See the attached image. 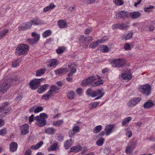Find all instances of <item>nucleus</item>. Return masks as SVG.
Listing matches in <instances>:
<instances>
[{
  "mask_svg": "<svg viewBox=\"0 0 155 155\" xmlns=\"http://www.w3.org/2000/svg\"><path fill=\"white\" fill-rule=\"evenodd\" d=\"M57 60L56 59H51L49 62L50 66H53L57 64Z\"/></svg>",
  "mask_w": 155,
  "mask_h": 155,
  "instance_id": "79ce46f5",
  "label": "nucleus"
},
{
  "mask_svg": "<svg viewBox=\"0 0 155 155\" xmlns=\"http://www.w3.org/2000/svg\"><path fill=\"white\" fill-rule=\"evenodd\" d=\"M32 35L33 37H34V39L37 42L39 39L40 35H39L36 34L35 32H32Z\"/></svg>",
  "mask_w": 155,
  "mask_h": 155,
  "instance_id": "37998d69",
  "label": "nucleus"
},
{
  "mask_svg": "<svg viewBox=\"0 0 155 155\" xmlns=\"http://www.w3.org/2000/svg\"><path fill=\"white\" fill-rule=\"evenodd\" d=\"M8 29H6L3 30V31L0 32V38H2L8 32Z\"/></svg>",
  "mask_w": 155,
  "mask_h": 155,
  "instance_id": "a19ab883",
  "label": "nucleus"
},
{
  "mask_svg": "<svg viewBox=\"0 0 155 155\" xmlns=\"http://www.w3.org/2000/svg\"><path fill=\"white\" fill-rule=\"evenodd\" d=\"M73 143L72 140H68L66 141L64 144V147L66 149H68L72 145Z\"/></svg>",
  "mask_w": 155,
  "mask_h": 155,
  "instance_id": "b1692460",
  "label": "nucleus"
},
{
  "mask_svg": "<svg viewBox=\"0 0 155 155\" xmlns=\"http://www.w3.org/2000/svg\"><path fill=\"white\" fill-rule=\"evenodd\" d=\"M58 24L60 28H66L67 25L66 22L63 20H60L58 21Z\"/></svg>",
  "mask_w": 155,
  "mask_h": 155,
  "instance_id": "412c9836",
  "label": "nucleus"
},
{
  "mask_svg": "<svg viewBox=\"0 0 155 155\" xmlns=\"http://www.w3.org/2000/svg\"><path fill=\"white\" fill-rule=\"evenodd\" d=\"M76 134L74 131L72 130H70L69 132V135L70 137H72L74 134Z\"/></svg>",
  "mask_w": 155,
  "mask_h": 155,
  "instance_id": "0e129e2a",
  "label": "nucleus"
},
{
  "mask_svg": "<svg viewBox=\"0 0 155 155\" xmlns=\"http://www.w3.org/2000/svg\"><path fill=\"white\" fill-rule=\"evenodd\" d=\"M32 24L30 21L24 22L20 25L18 28L19 31H25L30 29L32 27Z\"/></svg>",
  "mask_w": 155,
  "mask_h": 155,
  "instance_id": "6e6552de",
  "label": "nucleus"
},
{
  "mask_svg": "<svg viewBox=\"0 0 155 155\" xmlns=\"http://www.w3.org/2000/svg\"><path fill=\"white\" fill-rule=\"evenodd\" d=\"M141 15V14L138 12H130L129 14L130 18L133 19H137L140 17Z\"/></svg>",
  "mask_w": 155,
  "mask_h": 155,
  "instance_id": "4468645a",
  "label": "nucleus"
},
{
  "mask_svg": "<svg viewBox=\"0 0 155 155\" xmlns=\"http://www.w3.org/2000/svg\"><path fill=\"white\" fill-rule=\"evenodd\" d=\"M121 77L123 78V80L127 81L130 80L132 78L131 74L128 73L122 74Z\"/></svg>",
  "mask_w": 155,
  "mask_h": 155,
  "instance_id": "aec40b11",
  "label": "nucleus"
},
{
  "mask_svg": "<svg viewBox=\"0 0 155 155\" xmlns=\"http://www.w3.org/2000/svg\"><path fill=\"white\" fill-rule=\"evenodd\" d=\"M48 117V115L44 113L40 114L39 116H37L35 117V120H37L36 124L40 127L44 126L46 124V121L45 118Z\"/></svg>",
  "mask_w": 155,
  "mask_h": 155,
  "instance_id": "f03ea898",
  "label": "nucleus"
},
{
  "mask_svg": "<svg viewBox=\"0 0 155 155\" xmlns=\"http://www.w3.org/2000/svg\"><path fill=\"white\" fill-rule=\"evenodd\" d=\"M99 102H94L90 104V107L92 109L96 107L99 104Z\"/></svg>",
  "mask_w": 155,
  "mask_h": 155,
  "instance_id": "de8ad7c7",
  "label": "nucleus"
},
{
  "mask_svg": "<svg viewBox=\"0 0 155 155\" xmlns=\"http://www.w3.org/2000/svg\"><path fill=\"white\" fill-rule=\"evenodd\" d=\"M82 149V147L81 146L77 145L76 146L72 147L70 149V152H78L79 151L81 150Z\"/></svg>",
  "mask_w": 155,
  "mask_h": 155,
  "instance_id": "6ab92c4d",
  "label": "nucleus"
},
{
  "mask_svg": "<svg viewBox=\"0 0 155 155\" xmlns=\"http://www.w3.org/2000/svg\"><path fill=\"white\" fill-rule=\"evenodd\" d=\"M101 50L103 52H106L108 51L109 49L108 48L107 46L103 45Z\"/></svg>",
  "mask_w": 155,
  "mask_h": 155,
  "instance_id": "3c124183",
  "label": "nucleus"
},
{
  "mask_svg": "<svg viewBox=\"0 0 155 155\" xmlns=\"http://www.w3.org/2000/svg\"><path fill=\"white\" fill-rule=\"evenodd\" d=\"M59 89L58 87L54 85L50 87V90L48 91V93H50L52 96L53 93L58 90Z\"/></svg>",
  "mask_w": 155,
  "mask_h": 155,
  "instance_id": "a878e982",
  "label": "nucleus"
},
{
  "mask_svg": "<svg viewBox=\"0 0 155 155\" xmlns=\"http://www.w3.org/2000/svg\"><path fill=\"white\" fill-rule=\"evenodd\" d=\"M51 145L48 149V151L55 150L58 148L57 142L55 140H52L50 142Z\"/></svg>",
  "mask_w": 155,
  "mask_h": 155,
  "instance_id": "f8f14e48",
  "label": "nucleus"
},
{
  "mask_svg": "<svg viewBox=\"0 0 155 155\" xmlns=\"http://www.w3.org/2000/svg\"><path fill=\"white\" fill-rule=\"evenodd\" d=\"M154 7L153 6H150L149 7H145L144 8V11L145 12H148V10L151 8H153Z\"/></svg>",
  "mask_w": 155,
  "mask_h": 155,
  "instance_id": "338daca9",
  "label": "nucleus"
},
{
  "mask_svg": "<svg viewBox=\"0 0 155 155\" xmlns=\"http://www.w3.org/2000/svg\"><path fill=\"white\" fill-rule=\"evenodd\" d=\"M83 90L81 88H78L76 90V92L78 94L81 95L82 93Z\"/></svg>",
  "mask_w": 155,
  "mask_h": 155,
  "instance_id": "e2e57ef3",
  "label": "nucleus"
},
{
  "mask_svg": "<svg viewBox=\"0 0 155 155\" xmlns=\"http://www.w3.org/2000/svg\"><path fill=\"white\" fill-rule=\"evenodd\" d=\"M93 91H92L91 89H88L86 91V94L89 96L92 97Z\"/></svg>",
  "mask_w": 155,
  "mask_h": 155,
  "instance_id": "5fc2aeb1",
  "label": "nucleus"
},
{
  "mask_svg": "<svg viewBox=\"0 0 155 155\" xmlns=\"http://www.w3.org/2000/svg\"><path fill=\"white\" fill-rule=\"evenodd\" d=\"M19 62L18 60H15L12 62V66L14 68L16 67L18 65Z\"/></svg>",
  "mask_w": 155,
  "mask_h": 155,
  "instance_id": "864d4df0",
  "label": "nucleus"
},
{
  "mask_svg": "<svg viewBox=\"0 0 155 155\" xmlns=\"http://www.w3.org/2000/svg\"><path fill=\"white\" fill-rule=\"evenodd\" d=\"M127 12L125 11H121L119 12V16L122 18H125L127 17Z\"/></svg>",
  "mask_w": 155,
  "mask_h": 155,
  "instance_id": "c756f323",
  "label": "nucleus"
},
{
  "mask_svg": "<svg viewBox=\"0 0 155 155\" xmlns=\"http://www.w3.org/2000/svg\"><path fill=\"white\" fill-rule=\"evenodd\" d=\"M44 80V78L35 79L31 81L29 84L31 89L35 90L38 88L41 82Z\"/></svg>",
  "mask_w": 155,
  "mask_h": 155,
  "instance_id": "423d86ee",
  "label": "nucleus"
},
{
  "mask_svg": "<svg viewBox=\"0 0 155 155\" xmlns=\"http://www.w3.org/2000/svg\"><path fill=\"white\" fill-rule=\"evenodd\" d=\"M32 24L35 25H41L43 23L42 21L37 18H35L31 21Z\"/></svg>",
  "mask_w": 155,
  "mask_h": 155,
  "instance_id": "4be33fe9",
  "label": "nucleus"
},
{
  "mask_svg": "<svg viewBox=\"0 0 155 155\" xmlns=\"http://www.w3.org/2000/svg\"><path fill=\"white\" fill-rule=\"evenodd\" d=\"M6 129L5 128H4L0 130V135H3L4 134H6Z\"/></svg>",
  "mask_w": 155,
  "mask_h": 155,
  "instance_id": "13d9d810",
  "label": "nucleus"
},
{
  "mask_svg": "<svg viewBox=\"0 0 155 155\" xmlns=\"http://www.w3.org/2000/svg\"><path fill=\"white\" fill-rule=\"evenodd\" d=\"M75 66V64H71L70 65H68V66H69V68L71 69V71L73 72V73H75L76 71V69L74 68Z\"/></svg>",
  "mask_w": 155,
  "mask_h": 155,
  "instance_id": "c03bdc74",
  "label": "nucleus"
},
{
  "mask_svg": "<svg viewBox=\"0 0 155 155\" xmlns=\"http://www.w3.org/2000/svg\"><path fill=\"white\" fill-rule=\"evenodd\" d=\"M139 90L143 94L148 96L151 93V86L148 84L141 85L139 87Z\"/></svg>",
  "mask_w": 155,
  "mask_h": 155,
  "instance_id": "39448f33",
  "label": "nucleus"
},
{
  "mask_svg": "<svg viewBox=\"0 0 155 155\" xmlns=\"http://www.w3.org/2000/svg\"><path fill=\"white\" fill-rule=\"evenodd\" d=\"M101 89H99L96 91H94L93 92L92 97H94L101 94Z\"/></svg>",
  "mask_w": 155,
  "mask_h": 155,
  "instance_id": "4c0bfd02",
  "label": "nucleus"
},
{
  "mask_svg": "<svg viewBox=\"0 0 155 155\" xmlns=\"http://www.w3.org/2000/svg\"><path fill=\"white\" fill-rule=\"evenodd\" d=\"M49 85L48 84H45L41 86L37 90L38 92L41 94L45 91L49 87Z\"/></svg>",
  "mask_w": 155,
  "mask_h": 155,
  "instance_id": "dca6fc26",
  "label": "nucleus"
},
{
  "mask_svg": "<svg viewBox=\"0 0 155 155\" xmlns=\"http://www.w3.org/2000/svg\"><path fill=\"white\" fill-rule=\"evenodd\" d=\"M65 50V48L61 47L59 48L57 50L56 52L58 54H61Z\"/></svg>",
  "mask_w": 155,
  "mask_h": 155,
  "instance_id": "49530a36",
  "label": "nucleus"
},
{
  "mask_svg": "<svg viewBox=\"0 0 155 155\" xmlns=\"http://www.w3.org/2000/svg\"><path fill=\"white\" fill-rule=\"evenodd\" d=\"M128 25L126 23H117L112 25V28L114 30L119 29L120 30H126L128 27Z\"/></svg>",
  "mask_w": 155,
  "mask_h": 155,
  "instance_id": "9d476101",
  "label": "nucleus"
},
{
  "mask_svg": "<svg viewBox=\"0 0 155 155\" xmlns=\"http://www.w3.org/2000/svg\"><path fill=\"white\" fill-rule=\"evenodd\" d=\"M45 69H41L37 70L36 71V76H38L43 74L45 73Z\"/></svg>",
  "mask_w": 155,
  "mask_h": 155,
  "instance_id": "2f4dec72",
  "label": "nucleus"
},
{
  "mask_svg": "<svg viewBox=\"0 0 155 155\" xmlns=\"http://www.w3.org/2000/svg\"><path fill=\"white\" fill-rule=\"evenodd\" d=\"M43 144L42 141H40L35 145L32 146L31 148L32 149L36 150L40 148Z\"/></svg>",
  "mask_w": 155,
  "mask_h": 155,
  "instance_id": "393cba45",
  "label": "nucleus"
},
{
  "mask_svg": "<svg viewBox=\"0 0 155 155\" xmlns=\"http://www.w3.org/2000/svg\"><path fill=\"white\" fill-rule=\"evenodd\" d=\"M114 124H108L106 126L105 128V132L107 135H109L112 132V129L114 127Z\"/></svg>",
  "mask_w": 155,
  "mask_h": 155,
  "instance_id": "2eb2a0df",
  "label": "nucleus"
},
{
  "mask_svg": "<svg viewBox=\"0 0 155 155\" xmlns=\"http://www.w3.org/2000/svg\"><path fill=\"white\" fill-rule=\"evenodd\" d=\"M29 125L28 124H25L20 126V130L21 131V133L22 135H26L27 134L29 131L28 129L29 128Z\"/></svg>",
  "mask_w": 155,
  "mask_h": 155,
  "instance_id": "9b49d317",
  "label": "nucleus"
},
{
  "mask_svg": "<svg viewBox=\"0 0 155 155\" xmlns=\"http://www.w3.org/2000/svg\"><path fill=\"white\" fill-rule=\"evenodd\" d=\"M52 96V95H51L50 93H48V92L47 94H44L42 96V98L43 99H45L46 100H48Z\"/></svg>",
  "mask_w": 155,
  "mask_h": 155,
  "instance_id": "ea45409f",
  "label": "nucleus"
},
{
  "mask_svg": "<svg viewBox=\"0 0 155 155\" xmlns=\"http://www.w3.org/2000/svg\"><path fill=\"white\" fill-rule=\"evenodd\" d=\"M124 48L125 50H130V45L127 43L124 45Z\"/></svg>",
  "mask_w": 155,
  "mask_h": 155,
  "instance_id": "680f3d73",
  "label": "nucleus"
},
{
  "mask_svg": "<svg viewBox=\"0 0 155 155\" xmlns=\"http://www.w3.org/2000/svg\"><path fill=\"white\" fill-rule=\"evenodd\" d=\"M79 41L81 43L83 44L84 45V44L86 42V38L84 35H81L80 36L79 39Z\"/></svg>",
  "mask_w": 155,
  "mask_h": 155,
  "instance_id": "58836bf2",
  "label": "nucleus"
},
{
  "mask_svg": "<svg viewBox=\"0 0 155 155\" xmlns=\"http://www.w3.org/2000/svg\"><path fill=\"white\" fill-rule=\"evenodd\" d=\"M125 64V61L122 59H117L111 62L112 66L115 67L120 68L124 66Z\"/></svg>",
  "mask_w": 155,
  "mask_h": 155,
  "instance_id": "0eeeda50",
  "label": "nucleus"
},
{
  "mask_svg": "<svg viewBox=\"0 0 155 155\" xmlns=\"http://www.w3.org/2000/svg\"><path fill=\"white\" fill-rule=\"evenodd\" d=\"M43 110V108L41 107H36L34 111L35 113H38L40 111H42Z\"/></svg>",
  "mask_w": 155,
  "mask_h": 155,
  "instance_id": "09e8293b",
  "label": "nucleus"
},
{
  "mask_svg": "<svg viewBox=\"0 0 155 155\" xmlns=\"http://www.w3.org/2000/svg\"><path fill=\"white\" fill-rule=\"evenodd\" d=\"M24 155H31V151L29 149L25 151Z\"/></svg>",
  "mask_w": 155,
  "mask_h": 155,
  "instance_id": "774afa93",
  "label": "nucleus"
},
{
  "mask_svg": "<svg viewBox=\"0 0 155 155\" xmlns=\"http://www.w3.org/2000/svg\"><path fill=\"white\" fill-rule=\"evenodd\" d=\"M102 129V126L101 125H98L94 128L93 132L94 133H97L99 132Z\"/></svg>",
  "mask_w": 155,
  "mask_h": 155,
  "instance_id": "7c9ffc66",
  "label": "nucleus"
},
{
  "mask_svg": "<svg viewBox=\"0 0 155 155\" xmlns=\"http://www.w3.org/2000/svg\"><path fill=\"white\" fill-rule=\"evenodd\" d=\"M11 108L10 107H6L5 106L3 105L1 108H0V112L4 114H5L3 116V117L5 116L8 112H9Z\"/></svg>",
  "mask_w": 155,
  "mask_h": 155,
  "instance_id": "ddd939ff",
  "label": "nucleus"
},
{
  "mask_svg": "<svg viewBox=\"0 0 155 155\" xmlns=\"http://www.w3.org/2000/svg\"><path fill=\"white\" fill-rule=\"evenodd\" d=\"M114 2L117 5H121L123 4L124 2L122 0H115Z\"/></svg>",
  "mask_w": 155,
  "mask_h": 155,
  "instance_id": "a18cd8bd",
  "label": "nucleus"
},
{
  "mask_svg": "<svg viewBox=\"0 0 155 155\" xmlns=\"http://www.w3.org/2000/svg\"><path fill=\"white\" fill-rule=\"evenodd\" d=\"M51 34V31L50 30L46 31L43 34V36L44 38L49 36Z\"/></svg>",
  "mask_w": 155,
  "mask_h": 155,
  "instance_id": "c9c22d12",
  "label": "nucleus"
},
{
  "mask_svg": "<svg viewBox=\"0 0 155 155\" xmlns=\"http://www.w3.org/2000/svg\"><path fill=\"white\" fill-rule=\"evenodd\" d=\"M107 40H108V38L106 36H104L103 37V38L101 39L98 40L100 41H99L100 43H102Z\"/></svg>",
  "mask_w": 155,
  "mask_h": 155,
  "instance_id": "bf43d9fd",
  "label": "nucleus"
},
{
  "mask_svg": "<svg viewBox=\"0 0 155 155\" xmlns=\"http://www.w3.org/2000/svg\"><path fill=\"white\" fill-rule=\"evenodd\" d=\"M86 42L84 44L85 46H87L88 45L89 42L93 40V38L91 36H88L86 38Z\"/></svg>",
  "mask_w": 155,
  "mask_h": 155,
  "instance_id": "72a5a7b5",
  "label": "nucleus"
},
{
  "mask_svg": "<svg viewBox=\"0 0 155 155\" xmlns=\"http://www.w3.org/2000/svg\"><path fill=\"white\" fill-rule=\"evenodd\" d=\"M68 72L67 68H59L55 71L54 72L56 75L61 74L64 73H66Z\"/></svg>",
  "mask_w": 155,
  "mask_h": 155,
  "instance_id": "5701e85b",
  "label": "nucleus"
},
{
  "mask_svg": "<svg viewBox=\"0 0 155 155\" xmlns=\"http://www.w3.org/2000/svg\"><path fill=\"white\" fill-rule=\"evenodd\" d=\"M154 105V103L151 100L147 101L143 104V106L144 108L148 109L151 108Z\"/></svg>",
  "mask_w": 155,
  "mask_h": 155,
  "instance_id": "f3484780",
  "label": "nucleus"
},
{
  "mask_svg": "<svg viewBox=\"0 0 155 155\" xmlns=\"http://www.w3.org/2000/svg\"><path fill=\"white\" fill-rule=\"evenodd\" d=\"M29 46L25 44H21L18 46L16 49V53L19 55L26 54L29 50Z\"/></svg>",
  "mask_w": 155,
  "mask_h": 155,
  "instance_id": "20e7f679",
  "label": "nucleus"
},
{
  "mask_svg": "<svg viewBox=\"0 0 155 155\" xmlns=\"http://www.w3.org/2000/svg\"><path fill=\"white\" fill-rule=\"evenodd\" d=\"M105 140L104 138L99 137L96 142V144L99 146H101L103 144Z\"/></svg>",
  "mask_w": 155,
  "mask_h": 155,
  "instance_id": "cd10ccee",
  "label": "nucleus"
},
{
  "mask_svg": "<svg viewBox=\"0 0 155 155\" xmlns=\"http://www.w3.org/2000/svg\"><path fill=\"white\" fill-rule=\"evenodd\" d=\"M35 41L34 39H28L27 40V41L28 43L31 45H33L34 44L36 43L37 42Z\"/></svg>",
  "mask_w": 155,
  "mask_h": 155,
  "instance_id": "8fccbe9b",
  "label": "nucleus"
},
{
  "mask_svg": "<svg viewBox=\"0 0 155 155\" xmlns=\"http://www.w3.org/2000/svg\"><path fill=\"white\" fill-rule=\"evenodd\" d=\"M103 152L105 154L108 155L110 153L111 151L109 147H106L104 149Z\"/></svg>",
  "mask_w": 155,
  "mask_h": 155,
  "instance_id": "603ef678",
  "label": "nucleus"
},
{
  "mask_svg": "<svg viewBox=\"0 0 155 155\" xmlns=\"http://www.w3.org/2000/svg\"><path fill=\"white\" fill-rule=\"evenodd\" d=\"M125 152L127 154H130L131 152V147L129 146H127Z\"/></svg>",
  "mask_w": 155,
  "mask_h": 155,
  "instance_id": "052dcab7",
  "label": "nucleus"
},
{
  "mask_svg": "<svg viewBox=\"0 0 155 155\" xmlns=\"http://www.w3.org/2000/svg\"><path fill=\"white\" fill-rule=\"evenodd\" d=\"M132 119V118L130 117H127L125 118L123 120V122L122 123V125L124 126L126 125L127 123L129 122L130 120H131Z\"/></svg>",
  "mask_w": 155,
  "mask_h": 155,
  "instance_id": "473e14b6",
  "label": "nucleus"
},
{
  "mask_svg": "<svg viewBox=\"0 0 155 155\" xmlns=\"http://www.w3.org/2000/svg\"><path fill=\"white\" fill-rule=\"evenodd\" d=\"M45 131V133L48 134H53L55 132V130L53 127H49L46 129Z\"/></svg>",
  "mask_w": 155,
  "mask_h": 155,
  "instance_id": "bb28decb",
  "label": "nucleus"
},
{
  "mask_svg": "<svg viewBox=\"0 0 155 155\" xmlns=\"http://www.w3.org/2000/svg\"><path fill=\"white\" fill-rule=\"evenodd\" d=\"M96 80V78L94 76L88 77L82 81V86L88 85L92 87H95L103 84V83L101 82V81H95Z\"/></svg>",
  "mask_w": 155,
  "mask_h": 155,
  "instance_id": "f257e3e1",
  "label": "nucleus"
},
{
  "mask_svg": "<svg viewBox=\"0 0 155 155\" xmlns=\"http://www.w3.org/2000/svg\"><path fill=\"white\" fill-rule=\"evenodd\" d=\"M63 123V120H60L57 121H54L53 123V125L58 127L61 125Z\"/></svg>",
  "mask_w": 155,
  "mask_h": 155,
  "instance_id": "e433bc0d",
  "label": "nucleus"
},
{
  "mask_svg": "<svg viewBox=\"0 0 155 155\" xmlns=\"http://www.w3.org/2000/svg\"><path fill=\"white\" fill-rule=\"evenodd\" d=\"M10 151L11 152H14L17 150L18 144L15 142H12L9 145Z\"/></svg>",
  "mask_w": 155,
  "mask_h": 155,
  "instance_id": "a211bd4d",
  "label": "nucleus"
},
{
  "mask_svg": "<svg viewBox=\"0 0 155 155\" xmlns=\"http://www.w3.org/2000/svg\"><path fill=\"white\" fill-rule=\"evenodd\" d=\"M141 100V98L140 97H134L129 100L127 103V105L129 107H132L140 102Z\"/></svg>",
  "mask_w": 155,
  "mask_h": 155,
  "instance_id": "1a4fd4ad",
  "label": "nucleus"
},
{
  "mask_svg": "<svg viewBox=\"0 0 155 155\" xmlns=\"http://www.w3.org/2000/svg\"><path fill=\"white\" fill-rule=\"evenodd\" d=\"M133 35V32H130L128 33L127 34H126L127 40L131 38L132 37Z\"/></svg>",
  "mask_w": 155,
  "mask_h": 155,
  "instance_id": "4d7b16f0",
  "label": "nucleus"
},
{
  "mask_svg": "<svg viewBox=\"0 0 155 155\" xmlns=\"http://www.w3.org/2000/svg\"><path fill=\"white\" fill-rule=\"evenodd\" d=\"M13 81L12 79H8L0 84V94H4L7 91Z\"/></svg>",
  "mask_w": 155,
  "mask_h": 155,
  "instance_id": "7ed1b4c3",
  "label": "nucleus"
},
{
  "mask_svg": "<svg viewBox=\"0 0 155 155\" xmlns=\"http://www.w3.org/2000/svg\"><path fill=\"white\" fill-rule=\"evenodd\" d=\"M75 133H77L79 131V127L78 126H74L72 130Z\"/></svg>",
  "mask_w": 155,
  "mask_h": 155,
  "instance_id": "6e6d98bb",
  "label": "nucleus"
},
{
  "mask_svg": "<svg viewBox=\"0 0 155 155\" xmlns=\"http://www.w3.org/2000/svg\"><path fill=\"white\" fill-rule=\"evenodd\" d=\"M75 95V92L73 91H71L68 94L67 96L68 99L72 100L74 98Z\"/></svg>",
  "mask_w": 155,
  "mask_h": 155,
  "instance_id": "c85d7f7f",
  "label": "nucleus"
},
{
  "mask_svg": "<svg viewBox=\"0 0 155 155\" xmlns=\"http://www.w3.org/2000/svg\"><path fill=\"white\" fill-rule=\"evenodd\" d=\"M95 0H84V3H91L95 1Z\"/></svg>",
  "mask_w": 155,
  "mask_h": 155,
  "instance_id": "69168bd1",
  "label": "nucleus"
},
{
  "mask_svg": "<svg viewBox=\"0 0 155 155\" xmlns=\"http://www.w3.org/2000/svg\"><path fill=\"white\" fill-rule=\"evenodd\" d=\"M100 40H98L96 42H93L91 43L89 47L90 48H95L98 45L100 44V42L99 41Z\"/></svg>",
  "mask_w": 155,
  "mask_h": 155,
  "instance_id": "f704fd0d",
  "label": "nucleus"
}]
</instances>
